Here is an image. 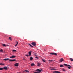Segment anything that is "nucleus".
Here are the masks:
<instances>
[{"label":"nucleus","instance_id":"obj_1","mask_svg":"<svg viewBox=\"0 0 73 73\" xmlns=\"http://www.w3.org/2000/svg\"><path fill=\"white\" fill-rule=\"evenodd\" d=\"M42 70L41 69L40 70L39 69H37V70H36V71H37V72H35L34 73H40Z\"/></svg>","mask_w":73,"mask_h":73},{"label":"nucleus","instance_id":"obj_2","mask_svg":"<svg viewBox=\"0 0 73 73\" xmlns=\"http://www.w3.org/2000/svg\"><path fill=\"white\" fill-rule=\"evenodd\" d=\"M50 54H52V55H55V56H57V54L55 52L50 53Z\"/></svg>","mask_w":73,"mask_h":73},{"label":"nucleus","instance_id":"obj_3","mask_svg":"<svg viewBox=\"0 0 73 73\" xmlns=\"http://www.w3.org/2000/svg\"><path fill=\"white\" fill-rule=\"evenodd\" d=\"M31 44L33 45V46H36V43L35 42H33Z\"/></svg>","mask_w":73,"mask_h":73},{"label":"nucleus","instance_id":"obj_4","mask_svg":"<svg viewBox=\"0 0 73 73\" xmlns=\"http://www.w3.org/2000/svg\"><path fill=\"white\" fill-rule=\"evenodd\" d=\"M59 61L60 62H62V61H64V59L63 58H60L59 60Z\"/></svg>","mask_w":73,"mask_h":73},{"label":"nucleus","instance_id":"obj_5","mask_svg":"<svg viewBox=\"0 0 73 73\" xmlns=\"http://www.w3.org/2000/svg\"><path fill=\"white\" fill-rule=\"evenodd\" d=\"M14 65L15 66H19V63H16Z\"/></svg>","mask_w":73,"mask_h":73},{"label":"nucleus","instance_id":"obj_6","mask_svg":"<svg viewBox=\"0 0 73 73\" xmlns=\"http://www.w3.org/2000/svg\"><path fill=\"white\" fill-rule=\"evenodd\" d=\"M10 60V59L8 58L3 59V60H4V61H8V60Z\"/></svg>","mask_w":73,"mask_h":73},{"label":"nucleus","instance_id":"obj_7","mask_svg":"<svg viewBox=\"0 0 73 73\" xmlns=\"http://www.w3.org/2000/svg\"><path fill=\"white\" fill-rule=\"evenodd\" d=\"M15 57H16V56L13 55L10 57V58H15Z\"/></svg>","mask_w":73,"mask_h":73},{"label":"nucleus","instance_id":"obj_8","mask_svg":"<svg viewBox=\"0 0 73 73\" xmlns=\"http://www.w3.org/2000/svg\"><path fill=\"white\" fill-rule=\"evenodd\" d=\"M64 66H70V65L67 64H64Z\"/></svg>","mask_w":73,"mask_h":73},{"label":"nucleus","instance_id":"obj_9","mask_svg":"<svg viewBox=\"0 0 73 73\" xmlns=\"http://www.w3.org/2000/svg\"><path fill=\"white\" fill-rule=\"evenodd\" d=\"M31 53H32V51H29V56H31Z\"/></svg>","mask_w":73,"mask_h":73},{"label":"nucleus","instance_id":"obj_10","mask_svg":"<svg viewBox=\"0 0 73 73\" xmlns=\"http://www.w3.org/2000/svg\"><path fill=\"white\" fill-rule=\"evenodd\" d=\"M16 60L15 59H13V60H9V61H16Z\"/></svg>","mask_w":73,"mask_h":73},{"label":"nucleus","instance_id":"obj_11","mask_svg":"<svg viewBox=\"0 0 73 73\" xmlns=\"http://www.w3.org/2000/svg\"><path fill=\"white\" fill-rule=\"evenodd\" d=\"M53 73H60V72L57 71H55L53 72Z\"/></svg>","mask_w":73,"mask_h":73},{"label":"nucleus","instance_id":"obj_12","mask_svg":"<svg viewBox=\"0 0 73 73\" xmlns=\"http://www.w3.org/2000/svg\"><path fill=\"white\" fill-rule=\"evenodd\" d=\"M3 69H5V70H7L8 69V67H5L3 68Z\"/></svg>","mask_w":73,"mask_h":73},{"label":"nucleus","instance_id":"obj_13","mask_svg":"<svg viewBox=\"0 0 73 73\" xmlns=\"http://www.w3.org/2000/svg\"><path fill=\"white\" fill-rule=\"evenodd\" d=\"M50 70H56V69L54 68H50Z\"/></svg>","mask_w":73,"mask_h":73},{"label":"nucleus","instance_id":"obj_14","mask_svg":"<svg viewBox=\"0 0 73 73\" xmlns=\"http://www.w3.org/2000/svg\"><path fill=\"white\" fill-rule=\"evenodd\" d=\"M48 61H49V62L50 63V62H52V61H54V60H49Z\"/></svg>","mask_w":73,"mask_h":73},{"label":"nucleus","instance_id":"obj_15","mask_svg":"<svg viewBox=\"0 0 73 73\" xmlns=\"http://www.w3.org/2000/svg\"><path fill=\"white\" fill-rule=\"evenodd\" d=\"M37 64V66H40V65H41V64L39 63H38Z\"/></svg>","mask_w":73,"mask_h":73},{"label":"nucleus","instance_id":"obj_16","mask_svg":"<svg viewBox=\"0 0 73 73\" xmlns=\"http://www.w3.org/2000/svg\"><path fill=\"white\" fill-rule=\"evenodd\" d=\"M72 68V66H69L68 67V68L69 69H71L70 68Z\"/></svg>","mask_w":73,"mask_h":73},{"label":"nucleus","instance_id":"obj_17","mask_svg":"<svg viewBox=\"0 0 73 73\" xmlns=\"http://www.w3.org/2000/svg\"><path fill=\"white\" fill-rule=\"evenodd\" d=\"M9 40H12V38H11V37H9Z\"/></svg>","mask_w":73,"mask_h":73},{"label":"nucleus","instance_id":"obj_18","mask_svg":"<svg viewBox=\"0 0 73 73\" xmlns=\"http://www.w3.org/2000/svg\"><path fill=\"white\" fill-rule=\"evenodd\" d=\"M29 45H30V46L31 47H33V46L31 44H30L29 43Z\"/></svg>","mask_w":73,"mask_h":73},{"label":"nucleus","instance_id":"obj_19","mask_svg":"<svg viewBox=\"0 0 73 73\" xmlns=\"http://www.w3.org/2000/svg\"><path fill=\"white\" fill-rule=\"evenodd\" d=\"M35 64L34 63H33L31 64V66H35Z\"/></svg>","mask_w":73,"mask_h":73},{"label":"nucleus","instance_id":"obj_20","mask_svg":"<svg viewBox=\"0 0 73 73\" xmlns=\"http://www.w3.org/2000/svg\"><path fill=\"white\" fill-rule=\"evenodd\" d=\"M33 60V57H31L30 58V60Z\"/></svg>","mask_w":73,"mask_h":73},{"label":"nucleus","instance_id":"obj_21","mask_svg":"<svg viewBox=\"0 0 73 73\" xmlns=\"http://www.w3.org/2000/svg\"><path fill=\"white\" fill-rule=\"evenodd\" d=\"M42 61H43V62H46V60L44 59H42Z\"/></svg>","mask_w":73,"mask_h":73},{"label":"nucleus","instance_id":"obj_22","mask_svg":"<svg viewBox=\"0 0 73 73\" xmlns=\"http://www.w3.org/2000/svg\"><path fill=\"white\" fill-rule=\"evenodd\" d=\"M3 68H0V70H3Z\"/></svg>","mask_w":73,"mask_h":73},{"label":"nucleus","instance_id":"obj_23","mask_svg":"<svg viewBox=\"0 0 73 73\" xmlns=\"http://www.w3.org/2000/svg\"><path fill=\"white\" fill-rule=\"evenodd\" d=\"M70 61H73V59H72V58H70Z\"/></svg>","mask_w":73,"mask_h":73},{"label":"nucleus","instance_id":"obj_24","mask_svg":"<svg viewBox=\"0 0 73 73\" xmlns=\"http://www.w3.org/2000/svg\"><path fill=\"white\" fill-rule=\"evenodd\" d=\"M18 44V42H17V44L15 45V46H17V45Z\"/></svg>","mask_w":73,"mask_h":73},{"label":"nucleus","instance_id":"obj_25","mask_svg":"<svg viewBox=\"0 0 73 73\" xmlns=\"http://www.w3.org/2000/svg\"><path fill=\"white\" fill-rule=\"evenodd\" d=\"M34 55H35V56H36V57H37V53H35Z\"/></svg>","mask_w":73,"mask_h":73},{"label":"nucleus","instance_id":"obj_26","mask_svg":"<svg viewBox=\"0 0 73 73\" xmlns=\"http://www.w3.org/2000/svg\"><path fill=\"white\" fill-rule=\"evenodd\" d=\"M62 70L63 71H64V72H65L66 71V70H65V69H63Z\"/></svg>","mask_w":73,"mask_h":73},{"label":"nucleus","instance_id":"obj_27","mask_svg":"<svg viewBox=\"0 0 73 73\" xmlns=\"http://www.w3.org/2000/svg\"><path fill=\"white\" fill-rule=\"evenodd\" d=\"M0 65H4V63H0Z\"/></svg>","mask_w":73,"mask_h":73},{"label":"nucleus","instance_id":"obj_28","mask_svg":"<svg viewBox=\"0 0 73 73\" xmlns=\"http://www.w3.org/2000/svg\"><path fill=\"white\" fill-rule=\"evenodd\" d=\"M63 66H63V65H60V67H63Z\"/></svg>","mask_w":73,"mask_h":73},{"label":"nucleus","instance_id":"obj_29","mask_svg":"<svg viewBox=\"0 0 73 73\" xmlns=\"http://www.w3.org/2000/svg\"><path fill=\"white\" fill-rule=\"evenodd\" d=\"M3 46H6V45L5 44H3Z\"/></svg>","mask_w":73,"mask_h":73},{"label":"nucleus","instance_id":"obj_30","mask_svg":"<svg viewBox=\"0 0 73 73\" xmlns=\"http://www.w3.org/2000/svg\"><path fill=\"white\" fill-rule=\"evenodd\" d=\"M13 52H16V50H13Z\"/></svg>","mask_w":73,"mask_h":73},{"label":"nucleus","instance_id":"obj_31","mask_svg":"<svg viewBox=\"0 0 73 73\" xmlns=\"http://www.w3.org/2000/svg\"><path fill=\"white\" fill-rule=\"evenodd\" d=\"M0 52H3V50H2V49H1V50H0Z\"/></svg>","mask_w":73,"mask_h":73},{"label":"nucleus","instance_id":"obj_32","mask_svg":"<svg viewBox=\"0 0 73 73\" xmlns=\"http://www.w3.org/2000/svg\"><path fill=\"white\" fill-rule=\"evenodd\" d=\"M25 72H29V71H28V70H25Z\"/></svg>","mask_w":73,"mask_h":73},{"label":"nucleus","instance_id":"obj_33","mask_svg":"<svg viewBox=\"0 0 73 73\" xmlns=\"http://www.w3.org/2000/svg\"><path fill=\"white\" fill-rule=\"evenodd\" d=\"M25 56H26L27 57H28L29 56V55H25Z\"/></svg>","mask_w":73,"mask_h":73},{"label":"nucleus","instance_id":"obj_34","mask_svg":"<svg viewBox=\"0 0 73 73\" xmlns=\"http://www.w3.org/2000/svg\"><path fill=\"white\" fill-rule=\"evenodd\" d=\"M35 58H38V57H37V56H36V57H35Z\"/></svg>","mask_w":73,"mask_h":73},{"label":"nucleus","instance_id":"obj_35","mask_svg":"<svg viewBox=\"0 0 73 73\" xmlns=\"http://www.w3.org/2000/svg\"><path fill=\"white\" fill-rule=\"evenodd\" d=\"M50 68H51V69H52V68L51 67H50Z\"/></svg>","mask_w":73,"mask_h":73},{"label":"nucleus","instance_id":"obj_36","mask_svg":"<svg viewBox=\"0 0 73 73\" xmlns=\"http://www.w3.org/2000/svg\"><path fill=\"white\" fill-rule=\"evenodd\" d=\"M44 50L45 51H46V50L45 49Z\"/></svg>","mask_w":73,"mask_h":73},{"label":"nucleus","instance_id":"obj_37","mask_svg":"<svg viewBox=\"0 0 73 73\" xmlns=\"http://www.w3.org/2000/svg\"><path fill=\"white\" fill-rule=\"evenodd\" d=\"M53 61H54V60L52 61H53Z\"/></svg>","mask_w":73,"mask_h":73},{"label":"nucleus","instance_id":"obj_38","mask_svg":"<svg viewBox=\"0 0 73 73\" xmlns=\"http://www.w3.org/2000/svg\"><path fill=\"white\" fill-rule=\"evenodd\" d=\"M1 58H0V59Z\"/></svg>","mask_w":73,"mask_h":73}]
</instances>
